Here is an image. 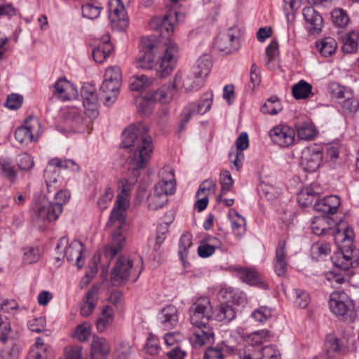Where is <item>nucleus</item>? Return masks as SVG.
Segmentation results:
<instances>
[{
	"label": "nucleus",
	"mask_w": 359,
	"mask_h": 359,
	"mask_svg": "<svg viewBox=\"0 0 359 359\" xmlns=\"http://www.w3.org/2000/svg\"><path fill=\"white\" fill-rule=\"evenodd\" d=\"M354 233L344 221L335 225L334 240L338 246L332 259L335 269L326 274L327 280L333 285L342 284L345 280V272L350 268L358 266V252L353 249Z\"/></svg>",
	"instance_id": "obj_1"
},
{
	"label": "nucleus",
	"mask_w": 359,
	"mask_h": 359,
	"mask_svg": "<svg viewBox=\"0 0 359 359\" xmlns=\"http://www.w3.org/2000/svg\"><path fill=\"white\" fill-rule=\"evenodd\" d=\"M120 183L123 188L121 193L111 211L107 227L111 232L110 243L103 248V254L107 259H113L123 248L126 242L127 224L126 209L129 205L128 196L130 192L127 185V180H121Z\"/></svg>",
	"instance_id": "obj_2"
},
{
	"label": "nucleus",
	"mask_w": 359,
	"mask_h": 359,
	"mask_svg": "<svg viewBox=\"0 0 359 359\" xmlns=\"http://www.w3.org/2000/svg\"><path fill=\"white\" fill-rule=\"evenodd\" d=\"M121 145L130 148L129 163L133 169L144 168L152 157V139L142 123L130 125L123 130Z\"/></svg>",
	"instance_id": "obj_3"
},
{
	"label": "nucleus",
	"mask_w": 359,
	"mask_h": 359,
	"mask_svg": "<svg viewBox=\"0 0 359 359\" xmlns=\"http://www.w3.org/2000/svg\"><path fill=\"white\" fill-rule=\"evenodd\" d=\"M70 193L67 190H60L50 202L46 194H39L34 196L32 217L37 223H45L57 220L63 210V205L68 203Z\"/></svg>",
	"instance_id": "obj_4"
},
{
	"label": "nucleus",
	"mask_w": 359,
	"mask_h": 359,
	"mask_svg": "<svg viewBox=\"0 0 359 359\" xmlns=\"http://www.w3.org/2000/svg\"><path fill=\"white\" fill-rule=\"evenodd\" d=\"M160 180L147 197L148 207L151 210L162 208L168 202V196L176 190L175 170L170 166H165L159 172Z\"/></svg>",
	"instance_id": "obj_5"
},
{
	"label": "nucleus",
	"mask_w": 359,
	"mask_h": 359,
	"mask_svg": "<svg viewBox=\"0 0 359 359\" xmlns=\"http://www.w3.org/2000/svg\"><path fill=\"white\" fill-rule=\"evenodd\" d=\"M120 67L114 66L106 69L104 79L100 86V99L106 106H110L116 100L122 85Z\"/></svg>",
	"instance_id": "obj_6"
},
{
	"label": "nucleus",
	"mask_w": 359,
	"mask_h": 359,
	"mask_svg": "<svg viewBox=\"0 0 359 359\" xmlns=\"http://www.w3.org/2000/svg\"><path fill=\"white\" fill-rule=\"evenodd\" d=\"M142 271L141 261L133 262L126 256L120 257L115 262L111 273V279L118 284L132 280H137Z\"/></svg>",
	"instance_id": "obj_7"
},
{
	"label": "nucleus",
	"mask_w": 359,
	"mask_h": 359,
	"mask_svg": "<svg viewBox=\"0 0 359 359\" xmlns=\"http://www.w3.org/2000/svg\"><path fill=\"white\" fill-rule=\"evenodd\" d=\"M160 46L161 42L155 36H142L136 58L137 67L142 69H153L156 65V56L159 53Z\"/></svg>",
	"instance_id": "obj_8"
},
{
	"label": "nucleus",
	"mask_w": 359,
	"mask_h": 359,
	"mask_svg": "<svg viewBox=\"0 0 359 359\" xmlns=\"http://www.w3.org/2000/svg\"><path fill=\"white\" fill-rule=\"evenodd\" d=\"M56 251L60 255L56 257L58 261L66 258L69 262L74 264L79 269L83 266L82 259L84 257V246L81 242L73 241L71 243H69L68 238L62 236L57 244Z\"/></svg>",
	"instance_id": "obj_9"
},
{
	"label": "nucleus",
	"mask_w": 359,
	"mask_h": 359,
	"mask_svg": "<svg viewBox=\"0 0 359 359\" xmlns=\"http://www.w3.org/2000/svg\"><path fill=\"white\" fill-rule=\"evenodd\" d=\"M330 311L339 318L351 322L355 317L354 306L348 295L339 291L331 293L329 300Z\"/></svg>",
	"instance_id": "obj_10"
},
{
	"label": "nucleus",
	"mask_w": 359,
	"mask_h": 359,
	"mask_svg": "<svg viewBox=\"0 0 359 359\" xmlns=\"http://www.w3.org/2000/svg\"><path fill=\"white\" fill-rule=\"evenodd\" d=\"M159 67L158 69L161 77L165 78L173 71L179 57V50L177 44L168 41L159 50Z\"/></svg>",
	"instance_id": "obj_11"
},
{
	"label": "nucleus",
	"mask_w": 359,
	"mask_h": 359,
	"mask_svg": "<svg viewBox=\"0 0 359 359\" xmlns=\"http://www.w3.org/2000/svg\"><path fill=\"white\" fill-rule=\"evenodd\" d=\"M212 306L208 297L197 298L189 309V320L191 325H202L208 323L212 318Z\"/></svg>",
	"instance_id": "obj_12"
},
{
	"label": "nucleus",
	"mask_w": 359,
	"mask_h": 359,
	"mask_svg": "<svg viewBox=\"0 0 359 359\" xmlns=\"http://www.w3.org/2000/svg\"><path fill=\"white\" fill-rule=\"evenodd\" d=\"M172 85L170 81L162 86L160 88L155 91H150L141 100V102L137 105V109L140 112L147 114L150 111L149 102H155L161 104H166L173 98Z\"/></svg>",
	"instance_id": "obj_13"
},
{
	"label": "nucleus",
	"mask_w": 359,
	"mask_h": 359,
	"mask_svg": "<svg viewBox=\"0 0 359 359\" xmlns=\"http://www.w3.org/2000/svg\"><path fill=\"white\" fill-rule=\"evenodd\" d=\"M129 1L130 0H109V20L114 29L124 30L128 27L129 20L124 4Z\"/></svg>",
	"instance_id": "obj_14"
},
{
	"label": "nucleus",
	"mask_w": 359,
	"mask_h": 359,
	"mask_svg": "<svg viewBox=\"0 0 359 359\" xmlns=\"http://www.w3.org/2000/svg\"><path fill=\"white\" fill-rule=\"evenodd\" d=\"M41 123L36 117H30L24 124L18 127L15 132L17 141L21 144H27L36 141L40 133Z\"/></svg>",
	"instance_id": "obj_15"
},
{
	"label": "nucleus",
	"mask_w": 359,
	"mask_h": 359,
	"mask_svg": "<svg viewBox=\"0 0 359 359\" xmlns=\"http://www.w3.org/2000/svg\"><path fill=\"white\" fill-rule=\"evenodd\" d=\"M323 159L322 147L310 144L302 151L301 164L306 172H315L320 166Z\"/></svg>",
	"instance_id": "obj_16"
},
{
	"label": "nucleus",
	"mask_w": 359,
	"mask_h": 359,
	"mask_svg": "<svg viewBox=\"0 0 359 359\" xmlns=\"http://www.w3.org/2000/svg\"><path fill=\"white\" fill-rule=\"evenodd\" d=\"M271 142L282 148L292 145L295 141V130L285 124H279L269 131Z\"/></svg>",
	"instance_id": "obj_17"
},
{
	"label": "nucleus",
	"mask_w": 359,
	"mask_h": 359,
	"mask_svg": "<svg viewBox=\"0 0 359 359\" xmlns=\"http://www.w3.org/2000/svg\"><path fill=\"white\" fill-rule=\"evenodd\" d=\"M215 46L220 51L231 53L239 48V32L236 27L229 28L219 34L215 41Z\"/></svg>",
	"instance_id": "obj_18"
},
{
	"label": "nucleus",
	"mask_w": 359,
	"mask_h": 359,
	"mask_svg": "<svg viewBox=\"0 0 359 359\" xmlns=\"http://www.w3.org/2000/svg\"><path fill=\"white\" fill-rule=\"evenodd\" d=\"M172 88L177 90L191 92L200 88L202 83L192 72L178 71L172 81Z\"/></svg>",
	"instance_id": "obj_19"
},
{
	"label": "nucleus",
	"mask_w": 359,
	"mask_h": 359,
	"mask_svg": "<svg viewBox=\"0 0 359 359\" xmlns=\"http://www.w3.org/2000/svg\"><path fill=\"white\" fill-rule=\"evenodd\" d=\"M83 105L86 115L89 118H95L98 116V99L95 94V87L90 83H85L81 90Z\"/></svg>",
	"instance_id": "obj_20"
},
{
	"label": "nucleus",
	"mask_w": 359,
	"mask_h": 359,
	"mask_svg": "<svg viewBox=\"0 0 359 359\" xmlns=\"http://www.w3.org/2000/svg\"><path fill=\"white\" fill-rule=\"evenodd\" d=\"M53 95L60 100L69 101L77 98L79 93L74 84L66 78H60L53 85Z\"/></svg>",
	"instance_id": "obj_21"
},
{
	"label": "nucleus",
	"mask_w": 359,
	"mask_h": 359,
	"mask_svg": "<svg viewBox=\"0 0 359 359\" xmlns=\"http://www.w3.org/2000/svg\"><path fill=\"white\" fill-rule=\"evenodd\" d=\"M192 325L195 330L191 337V341L194 346H202L214 342L215 334L213 329L208 323H202V325Z\"/></svg>",
	"instance_id": "obj_22"
},
{
	"label": "nucleus",
	"mask_w": 359,
	"mask_h": 359,
	"mask_svg": "<svg viewBox=\"0 0 359 359\" xmlns=\"http://www.w3.org/2000/svg\"><path fill=\"white\" fill-rule=\"evenodd\" d=\"M179 16H181L180 13L176 11L170 10L163 16L154 18L151 22V26L153 29H159L161 32L165 30L168 34L172 33L175 25L179 20Z\"/></svg>",
	"instance_id": "obj_23"
},
{
	"label": "nucleus",
	"mask_w": 359,
	"mask_h": 359,
	"mask_svg": "<svg viewBox=\"0 0 359 359\" xmlns=\"http://www.w3.org/2000/svg\"><path fill=\"white\" fill-rule=\"evenodd\" d=\"M60 161L52 159L49 161L44 170V180L48 191H52L59 188L61 180L60 170L57 166Z\"/></svg>",
	"instance_id": "obj_24"
},
{
	"label": "nucleus",
	"mask_w": 359,
	"mask_h": 359,
	"mask_svg": "<svg viewBox=\"0 0 359 359\" xmlns=\"http://www.w3.org/2000/svg\"><path fill=\"white\" fill-rule=\"evenodd\" d=\"M88 120L83 118L79 109L72 108L65 115V124L74 133L83 132L88 124Z\"/></svg>",
	"instance_id": "obj_25"
},
{
	"label": "nucleus",
	"mask_w": 359,
	"mask_h": 359,
	"mask_svg": "<svg viewBox=\"0 0 359 359\" xmlns=\"http://www.w3.org/2000/svg\"><path fill=\"white\" fill-rule=\"evenodd\" d=\"M325 350L329 358L334 359L345 353L346 347L342 339L330 334L325 339Z\"/></svg>",
	"instance_id": "obj_26"
},
{
	"label": "nucleus",
	"mask_w": 359,
	"mask_h": 359,
	"mask_svg": "<svg viewBox=\"0 0 359 359\" xmlns=\"http://www.w3.org/2000/svg\"><path fill=\"white\" fill-rule=\"evenodd\" d=\"M232 269L243 282L251 285H257L262 288L266 287L265 283L255 269L238 266H233Z\"/></svg>",
	"instance_id": "obj_27"
},
{
	"label": "nucleus",
	"mask_w": 359,
	"mask_h": 359,
	"mask_svg": "<svg viewBox=\"0 0 359 359\" xmlns=\"http://www.w3.org/2000/svg\"><path fill=\"white\" fill-rule=\"evenodd\" d=\"M109 342L103 337L94 336L91 342L90 354L93 359H106L110 353Z\"/></svg>",
	"instance_id": "obj_28"
},
{
	"label": "nucleus",
	"mask_w": 359,
	"mask_h": 359,
	"mask_svg": "<svg viewBox=\"0 0 359 359\" xmlns=\"http://www.w3.org/2000/svg\"><path fill=\"white\" fill-rule=\"evenodd\" d=\"M302 14L311 32L319 33L322 30L323 27V18L313 7L304 8Z\"/></svg>",
	"instance_id": "obj_29"
},
{
	"label": "nucleus",
	"mask_w": 359,
	"mask_h": 359,
	"mask_svg": "<svg viewBox=\"0 0 359 359\" xmlns=\"http://www.w3.org/2000/svg\"><path fill=\"white\" fill-rule=\"evenodd\" d=\"M341 204L340 198L335 195H330L316 202L315 210L325 214H335Z\"/></svg>",
	"instance_id": "obj_30"
},
{
	"label": "nucleus",
	"mask_w": 359,
	"mask_h": 359,
	"mask_svg": "<svg viewBox=\"0 0 359 359\" xmlns=\"http://www.w3.org/2000/svg\"><path fill=\"white\" fill-rule=\"evenodd\" d=\"M109 35H104L99 43L93 48V57L97 63L103 62L112 51Z\"/></svg>",
	"instance_id": "obj_31"
},
{
	"label": "nucleus",
	"mask_w": 359,
	"mask_h": 359,
	"mask_svg": "<svg viewBox=\"0 0 359 359\" xmlns=\"http://www.w3.org/2000/svg\"><path fill=\"white\" fill-rule=\"evenodd\" d=\"M228 217L230 220L232 233L236 238H241L245 233V218L233 208L229 210Z\"/></svg>",
	"instance_id": "obj_32"
},
{
	"label": "nucleus",
	"mask_w": 359,
	"mask_h": 359,
	"mask_svg": "<svg viewBox=\"0 0 359 359\" xmlns=\"http://www.w3.org/2000/svg\"><path fill=\"white\" fill-rule=\"evenodd\" d=\"M334 226V220L328 216H316L312 219L311 228L312 232L318 236H321Z\"/></svg>",
	"instance_id": "obj_33"
},
{
	"label": "nucleus",
	"mask_w": 359,
	"mask_h": 359,
	"mask_svg": "<svg viewBox=\"0 0 359 359\" xmlns=\"http://www.w3.org/2000/svg\"><path fill=\"white\" fill-rule=\"evenodd\" d=\"M212 67V60L209 55H203L201 56L196 61V65L192 68V73L201 82H203L210 73Z\"/></svg>",
	"instance_id": "obj_34"
},
{
	"label": "nucleus",
	"mask_w": 359,
	"mask_h": 359,
	"mask_svg": "<svg viewBox=\"0 0 359 359\" xmlns=\"http://www.w3.org/2000/svg\"><path fill=\"white\" fill-rule=\"evenodd\" d=\"M273 267L276 273L278 276L285 274L287 268V253L285 243L280 242L276 248V257L274 259Z\"/></svg>",
	"instance_id": "obj_35"
},
{
	"label": "nucleus",
	"mask_w": 359,
	"mask_h": 359,
	"mask_svg": "<svg viewBox=\"0 0 359 359\" xmlns=\"http://www.w3.org/2000/svg\"><path fill=\"white\" fill-rule=\"evenodd\" d=\"M159 318L165 327H173L179 321L178 309L174 305H168L161 310Z\"/></svg>",
	"instance_id": "obj_36"
},
{
	"label": "nucleus",
	"mask_w": 359,
	"mask_h": 359,
	"mask_svg": "<svg viewBox=\"0 0 359 359\" xmlns=\"http://www.w3.org/2000/svg\"><path fill=\"white\" fill-rule=\"evenodd\" d=\"M294 126L298 137L302 140H311L316 134L313 123L307 118L303 121H297Z\"/></svg>",
	"instance_id": "obj_37"
},
{
	"label": "nucleus",
	"mask_w": 359,
	"mask_h": 359,
	"mask_svg": "<svg viewBox=\"0 0 359 359\" xmlns=\"http://www.w3.org/2000/svg\"><path fill=\"white\" fill-rule=\"evenodd\" d=\"M287 297L293 304L294 306L300 309L307 307L311 302L309 294L302 289H292L288 292Z\"/></svg>",
	"instance_id": "obj_38"
},
{
	"label": "nucleus",
	"mask_w": 359,
	"mask_h": 359,
	"mask_svg": "<svg viewBox=\"0 0 359 359\" xmlns=\"http://www.w3.org/2000/svg\"><path fill=\"white\" fill-rule=\"evenodd\" d=\"M236 313L231 305L221 304L212 309V320L219 322H229L235 318Z\"/></svg>",
	"instance_id": "obj_39"
},
{
	"label": "nucleus",
	"mask_w": 359,
	"mask_h": 359,
	"mask_svg": "<svg viewBox=\"0 0 359 359\" xmlns=\"http://www.w3.org/2000/svg\"><path fill=\"white\" fill-rule=\"evenodd\" d=\"M320 193V187L316 184L304 187L298 195L299 203L307 206L313 203V199Z\"/></svg>",
	"instance_id": "obj_40"
},
{
	"label": "nucleus",
	"mask_w": 359,
	"mask_h": 359,
	"mask_svg": "<svg viewBox=\"0 0 359 359\" xmlns=\"http://www.w3.org/2000/svg\"><path fill=\"white\" fill-rule=\"evenodd\" d=\"M97 288L93 287L87 292L81 305L80 313L81 316H88L92 313L97 304Z\"/></svg>",
	"instance_id": "obj_41"
},
{
	"label": "nucleus",
	"mask_w": 359,
	"mask_h": 359,
	"mask_svg": "<svg viewBox=\"0 0 359 359\" xmlns=\"http://www.w3.org/2000/svg\"><path fill=\"white\" fill-rule=\"evenodd\" d=\"M316 48L321 56L327 57L335 53L337 43L332 37H325L316 41Z\"/></svg>",
	"instance_id": "obj_42"
},
{
	"label": "nucleus",
	"mask_w": 359,
	"mask_h": 359,
	"mask_svg": "<svg viewBox=\"0 0 359 359\" xmlns=\"http://www.w3.org/2000/svg\"><path fill=\"white\" fill-rule=\"evenodd\" d=\"M114 319V313L111 306H104L101 310V314L97 320V328L100 332H104L111 325Z\"/></svg>",
	"instance_id": "obj_43"
},
{
	"label": "nucleus",
	"mask_w": 359,
	"mask_h": 359,
	"mask_svg": "<svg viewBox=\"0 0 359 359\" xmlns=\"http://www.w3.org/2000/svg\"><path fill=\"white\" fill-rule=\"evenodd\" d=\"M49 354V346L44 344L41 338L38 337L29 352L27 359H47Z\"/></svg>",
	"instance_id": "obj_44"
},
{
	"label": "nucleus",
	"mask_w": 359,
	"mask_h": 359,
	"mask_svg": "<svg viewBox=\"0 0 359 359\" xmlns=\"http://www.w3.org/2000/svg\"><path fill=\"white\" fill-rule=\"evenodd\" d=\"M329 90L333 98L338 100V102H343L346 98H349L353 95V90L346 86H341L338 83H331L329 85Z\"/></svg>",
	"instance_id": "obj_45"
},
{
	"label": "nucleus",
	"mask_w": 359,
	"mask_h": 359,
	"mask_svg": "<svg viewBox=\"0 0 359 359\" xmlns=\"http://www.w3.org/2000/svg\"><path fill=\"white\" fill-rule=\"evenodd\" d=\"M359 33L355 31L345 34L342 37V50L345 53H354L358 49Z\"/></svg>",
	"instance_id": "obj_46"
},
{
	"label": "nucleus",
	"mask_w": 359,
	"mask_h": 359,
	"mask_svg": "<svg viewBox=\"0 0 359 359\" xmlns=\"http://www.w3.org/2000/svg\"><path fill=\"white\" fill-rule=\"evenodd\" d=\"M152 82V79L144 74L135 75L130 79L129 86L131 90L140 92L148 88Z\"/></svg>",
	"instance_id": "obj_47"
},
{
	"label": "nucleus",
	"mask_w": 359,
	"mask_h": 359,
	"mask_svg": "<svg viewBox=\"0 0 359 359\" xmlns=\"http://www.w3.org/2000/svg\"><path fill=\"white\" fill-rule=\"evenodd\" d=\"M292 93L296 100L308 98L312 95V86L301 80L292 86Z\"/></svg>",
	"instance_id": "obj_48"
},
{
	"label": "nucleus",
	"mask_w": 359,
	"mask_h": 359,
	"mask_svg": "<svg viewBox=\"0 0 359 359\" xmlns=\"http://www.w3.org/2000/svg\"><path fill=\"white\" fill-rule=\"evenodd\" d=\"M18 354V348L13 340L8 338L6 340L0 339V356L4 359H12Z\"/></svg>",
	"instance_id": "obj_49"
},
{
	"label": "nucleus",
	"mask_w": 359,
	"mask_h": 359,
	"mask_svg": "<svg viewBox=\"0 0 359 359\" xmlns=\"http://www.w3.org/2000/svg\"><path fill=\"white\" fill-rule=\"evenodd\" d=\"M283 109L280 100L276 96L269 97L261 107L264 114L276 115Z\"/></svg>",
	"instance_id": "obj_50"
},
{
	"label": "nucleus",
	"mask_w": 359,
	"mask_h": 359,
	"mask_svg": "<svg viewBox=\"0 0 359 359\" xmlns=\"http://www.w3.org/2000/svg\"><path fill=\"white\" fill-rule=\"evenodd\" d=\"M192 246V236L189 233H184L182 235L179 242V251L178 254L180 255V259L182 262H184L186 257H187L189 249Z\"/></svg>",
	"instance_id": "obj_51"
},
{
	"label": "nucleus",
	"mask_w": 359,
	"mask_h": 359,
	"mask_svg": "<svg viewBox=\"0 0 359 359\" xmlns=\"http://www.w3.org/2000/svg\"><path fill=\"white\" fill-rule=\"evenodd\" d=\"M81 10L83 17L93 20L100 15L102 7L97 3L88 2L82 6Z\"/></svg>",
	"instance_id": "obj_52"
},
{
	"label": "nucleus",
	"mask_w": 359,
	"mask_h": 359,
	"mask_svg": "<svg viewBox=\"0 0 359 359\" xmlns=\"http://www.w3.org/2000/svg\"><path fill=\"white\" fill-rule=\"evenodd\" d=\"M92 327L90 324L85 322L77 325L72 334V337L80 341H87L91 335Z\"/></svg>",
	"instance_id": "obj_53"
},
{
	"label": "nucleus",
	"mask_w": 359,
	"mask_h": 359,
	"mask_svg": "<svg viewBox=\"0 0 359 359\" xmlns=\"http://www.w3.org/2000/svg\"><path fill=\"white\" fill-rule=\"evenodd\" d=\"M228 348L224 343L219 344L216 347L208 348L205 352L203 359H224V353Z\"/></svg>",
	"instance_id": "obj_54"
},
{
	"label": "nucleus",
	"mask_w": 359,
	"mask_h": 359,
	"mask_svg": "<svg viewBox=\"0 0 359 359\" xmlns=\"http://www.w3.org/2000/svg\"><path fill=\"white\" fill-rule=\"evenodd\" d=\"M272 316V310L265 306H262L257 309L252 313V317L261 323L267 322Z\"/></svg>",
	"instance_id": "obj_55"
},
{
	"label": "nucleus",
	"mask_w": 359,
	"mask_h": 359,
	"mask_svg": "<svg viewBox=\"0 0 359 359\" xmlns=\"http://www.w3.org/2000/svg\"><path fill=\"white\" fill-rule=\"evenodd\" d=\"M332 22L338 27H344L347 25L349 18L345 11L337 8L331 13Z\"/></svg>",
	"instance_id": "obj_56"
},
{
	"label": "nucleus",
	"mask_w": 359,
	"mask_h": 359,
	"mask_svg": "<svg viewBox=\"0 0 359 359\" xmlns=\"http://www.w3.org/2000/svg\"><path fill=\"white\" fill-rule=\"evenodd\" d=\"M341 109L344 114H351L355 113L359 108L358 101L354 98V95L346 98L343 102H340Z\"/></svg>",
	"instance_id": "obj_57"
},
{
	"label": "nucleus",
	"mask_w": 359,
	"mask_h": 359,
	"mask_svg": "<svg viewBox=\"0 0 359 359\" xmlns=\"http://www.w3.org/2000/svg\"><path fill=\"white\" fill-rule=\"evenodd\" d=\"M201 115L196 103L192 102L188 104L182 111V125L187 123L191 118Z\"/></svg>",
	"instance_id": "obj_58"
},
{
	"label": "nucleus",
	"mask_w": 359,
	"mask_h": 359,
	"mask_svg": "<svg viewBox=\"0 0 359 359\" xmlns=\"http://www.w3.org/2000/svg\"><path fill=\"white\" fill-rule=\"evenodd\" d=\"M114 197V191L110 187H105L102 191L98 201L97 205L100 210L106 209L110 204Z\"/></svg>",
	"instance_id": "obj_59"
},
{
	"label": "nucleus",
	"mask_w": 359,
	"mask_h": 359,
	"mask_svg": "<svg viewBox=\"0 0 359 359\" xmlns=\"http://www.w3.org/2000/svg\"><path fill=\"white\" fill-rule=\"evenodd\" d=\"M40 257V251L37 248L28 247L24 248L23 262L25 264L36 262Z\"/></svg>",
	"instance_id": "obj_60"
},
{
	"label": "nucleus",
	"mask_w": 359,
	"mask_h": 359,
	"mask_svg": "<svg viewBox=\"0 0 359 359\" xmlns=\"http://www.w3.org/2000/svg\"><path fill=\"white\" fill-rule=\"evenodd\" d=\"M216 188V184L213 181L205 180L203 182L196 193V197H203L205 196L208 198L209 195L214 192Z\"/></svg>",
	"instance_id": "obj_61"
},
{
	"label": "nucleus",
	"mask_w": 359,
	"mask_h": 359,
	"mask_svg": "<svg viewBox=\"0 0 359 359\" xmlns=\"http://www.w3.org/2000/svg\"><path fill=\"white\" fill-rule=\"evenodd\" d=\"M260 351L261 359H280L281 354L274 346L264 347Z\"/></svg>",
	"instance_id": "obj_62"
},
{
	"label": "nucleus",
	"mask_w": 359,
	"mask_h": 359,
	"mask_svg": "<svg viewBox=\"0 0 359 359\" xmlns=\"http://www.w3.org/2000/svg\"><path fill=\"white\" fill-rule=\"evenodd\" d=\"M132 353V348L129 343L122 342L116 348L115 359H130L129 357Z\"/></svg>",
	"instance_id": "obj_63"
},
{
	"label": "nucleus",
	"mask_w": 359,
	"mask_h": 359,
	"mask_svg": "<svg viewBox=\"0 0 359 359\" xmlns=\"http://www.w3.org/2000/svg\"><path fill=\"white\" fill-rule=\"evenodd\" d=\"M240 359H261L259 350H256L252 346H248L245 349L239 351Z\"/></svg>",
	"instance_id": "obj_64"
}]
</instances>
